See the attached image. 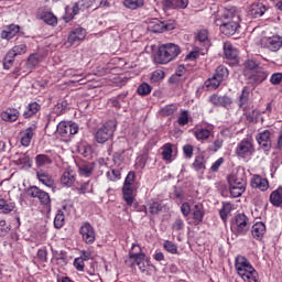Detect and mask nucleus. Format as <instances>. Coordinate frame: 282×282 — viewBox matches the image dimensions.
Here are the masks:
<instances>
[{
    "label": "nucleus",
    "mask_w": 282,
    "mask_h": 282,
    "mask_svg": "<svg viewBox=\"0 0 282 282\" xmlns=\"http://www.w3.org/2000/svg\"><path fill=\"white\" fill-rule=\"evenodd\" d=\"M69 127H70V123H68L66 121H61L57 124V133L61 134L62 138L69 135Z\"/></svg>",
    "instance_id": "nucleus-41"
},
{
    "label": "nucleus",
    "mask_w": 282,
    "mask_h": 282,
    "mask_svg": "<svg viewBox=\"0 0 282 282\" xmlns=\"http://www.w3.org/2000/svg\"><path fill=\"white\" fill-rule=\"evenodd\" d=\"M164 76H165L164 70L156 69L152 73L150 80L151 83H160V80H163Z\"/></svg>",
    "instance_id": "nucleus-54"
},
{
    "label": "nucleus",
    "mask_w": 282,
    "mask_h": 282,
    "mask_svg": "<svg viewBox=\"0 0 282 282\" xmlns=\"http://www.w3.org/2000/svg\"><path fill=\"white\" fill-rule=\"evenodd\" d=\"M18 166H28L30 164V156L28 154H21L18 160H15Z\"/></svg>",
    "instance_id": "nucleus-59"
},
{
    "label": "nucleus",
    "mask_w": 282,
    "mask_h": 282,
    "mask_svg": "<svg viewBox=\"0 0 282 282\" xmlns=\"http://www.w3.org/2000/svg\"><path fill=\"white\" fill-rule=\"evenodd\" d=\"M86 36H87V31H85V29L83 28L74 29L68 34L67 43H69V45H76V43H79V41L85 40Z\"/></svg>",
    "instance_id": "nucleus-13"
},
{
    "label": "nucleus",
    "mask_w": 282,
    "mask_h": 282,
    "mask_svg": "<svg viewBox=\"0 0 282 282\" xmlns=\"http://www.w3.org/2000/svg\"><path fill=\"white\" fill-rule=\"evenodd\" d=\"M39 63V56H36V54H32L29 56L26 65L28 67L32 68V67H36Z\"/></svg>",
    "instance_id": "nucleus-62"
},
{
    "label": "nucleus",
    "mask_w": 282,
    "mask_h": 282,
    "mask_svg": "<svg viewBox=\"0 0 282 282\" xmlns=\"http://www.w3.org/2000/svg\"><path fill=\"white\" fill-rule=\"evenodd\" d=\"M251 187L259 188V191H268L270 188V182L268 178H263L260 175H253L251 178Z\"/></svg>",
    "instance_id": "nucleus-23"
},
{
    "label": "nucleus",
    "mask_w": 282,
    "mask_h": 282,
    "mask_svg": "<svg viewBox=\"0 0 282 282\" xmlns=\"http://www.w3.org/2000/svg\"><path fill=\"white\" fill-rule=\"evenodd\" d=\"M42 20H43L44 23H46L47 25H57V23H58V19H57L56 15H54V13H52V12L44 13V14L42 15Z\"/></svg>",
    "instance_id": "nucleus-42"
},
{
    "label": "nucleus",
    "mask_w": 282,
    "mask_h": 282,
    "mask_svg": "<svg viewBox=\"0 0 282 282\" xmlns=\"http://www.w3.org/2000/svg\"><path fill=\"white\" fill-rule=\"evenodd\" d=\"M14 208H15L14 203L0 198V210H2L4 215L12 213Z\"/></svg>",
    "instance_id": "nucleus-36"
},
{
    "label": "nucleus",
    "mask_w": 282,
    "mask_h": 282,
    "mask_svg": "<svg viewBox=\"0 0 282 282\" xmlns=\"http://www.w3.org/2000/svg\"><path fill=\"white\" fill-rule=\"evenodd\" d=\"M265 224H263L262 221H258L251 227V235L257 241H261V239H263V237L265 236Z\"/></svg>",
    "instance_id": "nucleus-22"
},
{
    "label": "nucleus",
    "mask_w": 282,
    "mask_h": 282,
    "mask_svg": "<svg viewBox=\"0 0 282 282\" xmlns=\"http://www.w3.org/2000/svg\"><path fill=\"white\" fill-rule=\"evenodd\" d=\"M129 259H131L135 263V265H140L144 261V259H147V254L130 252Z\"/></svg>",
    "instance_id": "nucleus-50"
},
{
    "label": "nucleus",
    "mask_w": 282,
    "mask_h": 282,
    "mask_svg": "<svg viewBox=\"0 0 282 282\" xmlns=\"http://www.w3.org/2000/svg\"><path fill=\"white\" fill-rule=\"evenodd\" d=\"M193 169L204 173V170L206 169V158H204V155H197L194 160Z\"/></svg>",
    "instance_id": "nucleus-34"
},
{
    "label": "nucleus",
    "mask_w": 282,
    "mask_h": 282,
    "mask_svg": "<svg viewBox=\"0 0 282 282\" xmlns=\"http://www.w3.org/2000/svg\"><path fill=\"white\" fill-rule=\"evenodd\" d=\"M94 173V164H86L79 167V175H84L85 177H89Z\"/></svg>",
    "instance_id": "nucleus-55"
},
{
    "label": "nucleus",
    "mask_w": 282,
    "mask_h": 282,
    "mask_svg": "<svg viewBox=\"0 0 282 282\" xmlns=\"http://www.w3.org/2000/svg\"><path fill=\"white\" fill-rule=\"evenodd\" d=\"M223 82H220L215 75H213V77L208 78L205 82V87H207V89H217L219 87V85H221Z\"/></svg>",
    "instance_id": "nucleus-44"
},
{
    "label": "nucleus",
    "mask_w": 282,
    "mask_h": 282,
    "mask_svg": "<svg viewBox=\"0 0 282 282\" xmlns=\"http://www.w3.org/2000/svg\"><path fill=\"white\" fill-rule=\"evenodd\" d=\"M173 143H165L162 149V159L165 160V162H171L173 158Z\"/></svg>",
    "instance_id": "nucleus-32"
},
{
    "label": "nucleus",
    "mask_w": 282,
    "mask_h": 282,
    "mask_svg": "<svg viewBox=\"0 0 282 282\" xmlns=\"http://www.w3.org/2000/svg\"><path fill=\"white\" fill-rule=\"evenodd\" d=\"M116 121L110 120L102 124L99 129H97L95 133V140L98 144H105V142H109L111 138H113V133H116Z\"/></svg>",
    "instance_id": "nucleus-5"
},
{
    "label": "nucleus",
    "mask_w": 282,
    "mask_h": 282,
    "mask_svg": "<svg viewBox=\"0 0 282 282\" xmlns=\"http://www.w3.org/2000/svg\"><path fill=\"white\" fill-rule=\"evenodd\" d=\"M79 235L85 243L91 246L96 241V229L89 223H83L79 228Z\"/></svg>",
    "instance_id": "nucleus-7"
},
{
    "label": "nucleus",
    "mask_w": 282,
    "mask_h": 282,
    "mask_svg": "<svg viewBox=\"0 0 282 282\" xmlns=\"http://www.w3.org/2000/svg\"><path fill=\"white\" fill-rule=\"evenodd\" d=\"M196 41H199V43H208V30L204 29L198 31Z\"/></svg>",
    "instance_id": "nucleus-56"
},
{
    "label": "nucleus",
    "mask_w": 282,
    "mask_h": 282,
    "mask_svg": "<svg viewBox=\"0 0 282 282\" xmlns=\"http://www.w3.org/2000/svg\"><path fill=\"white\" fill-rule=\"evenodd\" d=\"M257 142L262 149H271L272 139H271V133L269 132V130L259 132L257 135Z\"/></svg>",
    "instance_id": "nucleus-20"
},
{
    "label": "nucleus",
    "mask_w": 282,
    "mask_h": 282,
    "mask_svg": "<svg viewBox=\"0 0 282 282\" xmlns=\"http://www.w3.org/2000/svg\"><path fill=\"white\" fill-rule=\"evenodd\" d=\"M163 248L166 250V252H170V254H177V245L171 240H166Z\"/></svg>",
    "instance_id": "nucleus-52"
},
{
    "label": "nucleus",
    "mask_w": 282,
    "mask_h": 282,
    "mask_svg": "<svg viewBox=\"0 0 282 282\" xmlns=\"http://www.w3.org/2000/svg\"><path fill=\"white\" fill-rule=\"evenodd\" d=\"M15 58H17V55H13L10 51H8V53L6 54L2 61L4 69H11L14 65Z\"/></svg>",
    "instance_id": "nucleus-37"
},
{
    "label": "nucleus",
    "mask_w": 282,
    "mask_h": 282,
    "mask_svg": "<svg viewBox=\"0 0 282 282\" xmlns=\"http://www.w3.org/2000/svg\"><path fill=\"white\" fill-rule=\"evenodd\" d=\"M37 259L42 261V263L47 262V248H42L37 250Z\"/></svg>",
    "instance_id": "nucleus-61"
},
{
    "label": "nucleus",
    "mask_w": 282,
    "mask_h": 282,
    "mask_svg": "<svg viewBox=\"0 0 282 282\" xmlns=\"http://www.w3.org/2000/svg\"><path fill=\"white\" fill-rule=\"evenodd\" d=\"M107 177L110 180V182H117V180H120V171L119 170H110L107 172Z\"/></svg>",
    "instance_id": "nucleus-58"
},
{
    "label": "nucleus",
    "mask_w": 282,
    "mask_h": 282,
    "mask_svg": "<svg viewBox=\"0 0 282 282\" xmlns=\"http://www.w3.org/2000/svg\"><path fill=\"white\" fill-rule=\"evenodd\" d=\"M228 183H229V192L231 197L234 198L241 197V195L246 193V186H248V182L246 180L245 172H242L240 176L239 174H237L236 176H230L228 178Z\"/></svg>",
    "instance_id": "nucleus-3"
},
{
    "label": "nucleus",
    "mask_w": 282,
    "mask_h": 282,
    "mask_svg": "<svg viewBox=\"0 0 282 282\" xmlns=\"http://www.w3.org/2000/svg\"><path fill=\"white\" fill-rule=\"evenodd\" d=\"M36 177L39 182L44 184V186H47L48 188H52V186H54V180L52 178V176H50V174L45 172H36Z\"/></svg>",
    "instance_id": "nucleus-31"
},
{
    "label": "nucleus",
    "mask_w": 282,
    "mask_h": 282,
    "mask_svg": "<svg viewBox=\"0 0 282 282\" xmlns=\"http://www.w3.org/2000/svg\"><path fill=\"white\" fill-rule=\"evenodd\" d=\"M209 102L215 105V107H225L228 108L232 105V98L228 96H219V95H212L209 97Z\"/></svg>",
    "instance_id": "nucleus-18"
},
{
    "label": "nucleus",
    "mask_w": 282,
    "mask_h": 282,
    "mask_svg": "<svg viewBox=\"0 0 282 282\" xmlns=\"http://www.w3.org/2000/svg\"><path fill=\"white\" fill-rule=\"evenodd\" d=\"M177 111V105L171 104L166 105L165 107L161 108L162 116H173Z\"/></svg>",
    "instance_id": "nucleus-49"
},
{
    "label": "nucleus",
    "mask_w": 282,
    "mask_h": 282,
    "mask_svg": "<svg viewBox=\"0 0 282 282\" xmlns=\"http://www.w3.org/2000/svg\"><path fill=\"white\" fill-rule=\"evenodd\" d=\"M248 80L250 83V85H261V83H263V80H265V78H268V72L258 68L257 70H254L253 73H250L249 75H247Z\"/></svg>",
    "instance_id": "nucleus-15"
},
{
    "label": "nucleus",
    "mask_w": 282,
    "mask_h": 282,
    "mask_svg": "<svg viewBox=\"0 0 282 282\" xmlns=\"http://www.w3.org/2000/svg\"><path fill=\"white\" fill-rule=\"evenodd\" d=\"M78 12H80V8L78 7V3H74L72 8V13H66L63 17V20L65 21V23H69V21H73L74 17H76Z\"/></svg>",
    "instance_id": "nucleus-45"
},
{
    "label": "nucleus",
    "mask_w": 282,
    "mask_h": 282,
    "mask_svg": "<svg viewBox=\"0 0 282 282\" xmlns=\"http://www.w3.org/2000/svg\"><path fill=\"white\" fill-rule=\"evenodd\" d=\"M224 52L226 58H228L229 61H237L239 52L237 51V48H235V46H232V44H230V42L224 43Z\"/></svg>",
    "instance_id": "nucleus-28"
},
{
    "label": "nucleus",
    "mask_w": 282,
    "mask_h": 282,
    "mask_svg": "<svg viewBox=\"0 0 282 282\" xmlns=\"http://www.w3.org/2000/svg\"><path fill=\"white\" fill-rule=\"evenodd\" d=\"M122 195L127 206H133V203L135 202V196H133V193L122 192Z\"/></svg>",
    "instance_id": "nucleus-57"
},
{
    "label": "nucleus",
    "mask_w": 282,
    "mask_h": 282,
    "mask_svg": "<svg viewBox=\"0 0 282 282\" xmlns=\"http://www.w3.org/2000/svg\"><path fill=\"white\" fill-rule=\"evenodd\" d=\"M0 116L1 120H3L4 122H17L21 113L17 108H7L4 111L1 112Z\"/></svg>",
    "instance_id": "nucleus-21"
},
{
    "label": "nucleus",
    "mask_w": 282,
    "mask_h": 282,
    "mask_svg": "<svg viewBox=\"0 0 282 282\" xmlns=\"http://www.w3.org/2000/svg\"><path fill=\"white\" fill-rule=\"evenodd\" d=\"M172 230H184V220L182 218H176L172 225Z\"/></svg>",
    "instance_id": "nucleus-63"
},
{
    "label": "nucleus",
    "mask_w": 282,
    "mask_h": 282,
    "mask_svg": "<svg viewBox=\"0 0 282 282\" xmlns=\"http://www.w3.org/2000/svg\"><path fill=\"white\" fill-rule=\"evenodd\" d=\"M221 147H224V139L217 137L216 140L212 143V145H209L208 149L213 153H217V151H219V149H221Z\"/></svg>",
    "instance_id": "nucleus-51"
},
{
    "label": "nucleus",
    "mask_w": 282,
    "mask_h": 282,
    "mask_svg": "<svg viewBox=\"0 0 282 282\" xmlns=\"http://www.w3.org/2000/svg\"><path fill=\"white\" fill-rule=\"evenodd\" d=\"M55 228H63L65 226V214L63 210H58L54 219Z\"/></svg>",
    "instance_id": "nucleus-48"
},
{
    "label": "nucleus",
    "mask_w": 282,
    "mask_h": 282,
    "mask_svg": "<svg viewBox=\"0 0 282 282\" xmlns=\"http://www.w3.org/2000/svg\"><path fill=\"white\" fill-rule=\"evenodd\" d=\"M237 18H235L231 24H219V21H215V25H218L220 28V32L225 36H234V34H237V30L241 28L240 24H237Z\"/></svg>",
    "instance_id": "nucleus-12"
},
{
    "label": "nucleus",
    "mask_w": 282,
    "mask_h": 282,
    "mask_svg": "<svg viewBox=\"0 0 282 282\" xmlns=\"http://www.w3.org/2000/svg\"><path fill=\"white\" fill-rule=\"evenodd\" d=\"M230 213H232V204L223 203V208L219 210V216L223 221H226V219H228V215H230Z\"/></svg>",
    "instance_id": "nucleus-38"
},
{
    "label": "nucleus",
    "mask_w": 282,
    "mask_h": 282,
    "mask_svg": "<svg viewBox=\"0 0 282 282\" xmlns=\"http://www.w3.org/2000/svg\"><path fill=\"white\" fill-rule=\"evenodd\" d=\"M249 100H250V88H248V86H245L241 90V94L238 97V107L240 109H243V111H246V105H248Z\"/></svg>",
    "instance_id": "nucleus-27"
},
{
    "label": "nucleus",
    "mask_w": 282,
    "mask_h": 282,
    "mask_svg": "<svg viewBox=\"0 0 282 282\" xmlns=\"http://www.w3.org/2000/svg\"><path fill=\"white\" fill-rule=\"evenodd\" d=\"M250 230V218L246 214H238L231 220V231L237 237L248 235Z\"/></svg>",
    "instance_id": "nucleus-4"
},
{
    "label": "nucleus",
    "mask_w": 282,
    "mask_h": 282,
    "mask_svg": "<svg viewBox=\"0 0 282 282\" xmlns=\"http://www.w3.org/2000/svg\"><path fill=\"white\" fill-rule=\"evenodd\" d=\"M182 53V48L174 43H166L159 46L158 53L154 57V62L159 65H166L171 61H175Z\"/></svg>",
    "instance_id": "nucleus-2"
},
{
    "label": "nucleus",
    "mask_w": 282,
    "mask_h": 282,
    "mask_svg": "<svg viewBox=\"0 0 282 282\" xmlns=\"http://www.w3.org/2000/svg\"><path fill=\"white\" fill-rule=\"evenodd\" d=\"M123 6L129 10H138V8H142V6H144V0H124Z\"/></svg>",
    "instance_id": "nucleus-39"
},
{
    "label": "nucleus",
    "mask_w": 282,
    "mask_h": 282,
    "mask_svg": "<svg viewBox=\"0 0 282 282\" xmlns=\"http://www.w3.org/2000/svg\"><path fill=\"white\" fill-rule=\"evenodd\" d=\"M73 265L78 272H83L85 270V260L83 258H76Z\"/></svg>",
    "instance_id": "nucleus-60"
},
{
    "label": "nucleus",
    "mask_w": 282,
    "mask_h": 282,
    "mask_svg": "<svg viewBox=\"0 0 282 282\" xmlns=\"http://www.w3.org/2000/svg\"><path fill=\"white\" fill-rule=\"evenodd\" d=\"M265 12H268V7L265 4H263V2H253L249 7V14L253 19H259V18L263 17L265 14Z\"/></svg>",
    "instance_id": "nucleus-16"
},
{
    "label": "nucleus",
    "mask_w": 282,
    "mask_h": 282,
    "mask_svg": "<svg viewBox=\"0 0 282 282\" xmlns=\"http://www.w3.org/2000/svg\"><path fill=\"white\" fill-rule=\"evenodd\" d=\"M163 206L158 200H152L149 204V213L150 215H158V213H162Z\"/></svg>",
    "instance_id": "nucleus-46"
},
{
    "label": "nucleus",
    "mask_w": 282,
    "mask_h": 282,
    "mask_svg": "<svg viewBox=\"0 0 282 282\" xmlns=\"http://www.w3.org/2000/svg\"><path fill=\"white\" fill-rule=\"evenodd\" d=\"M26 195L29 197H32L33 199H39L42 206H46V208H52V198H50V194L43 189H40L39 186H30L26 189Z\"/></svg>",
    "instance_id": "nucleus-6"
},
{
    "label": "nucleus",
    "mask_w": 282,
    "mask_h": 282,
    "mask_svg": "<svg viewBox=\"0 0 282 282\" xmlns=\"http://www.w3.org/2000/svg\"><path fill=\"white\" fill-rule=\"evenodd\" d=\"M165 8H171L172 10H184L188 8V0H165Z\"/></svg>",
    "instance_id": "nucleus-29"
},
{
    "label": "nucleus",
    "mask_w": 282,
    "mask_h": 282,
    "mask_svg": "<svg viewBox=\"0 0 282 282\" xmlns=\"http://www.w3.org/2000/svg\"><path fill=\"white\" fill-rule=\"evenodd\" d=\"M61 184L67 188L76 184V172L72 169H66L61 177Z\"/></svg>",
    "instance_id": "nucleus-17"
},
{
    "label": "nucleus",
    "mask_w": 282,
    "mask_h": 282,
    "mask_svg": "<svg viewBox=\"0 0 282 282\" xmlns=\"http://www.w3.org/2000/svg\"><path fill=\"white\" fill-rule=\"evenodd\" d=\"M189 118L191 116L188 115V110H181V115L177 119V124H180V127H186V124H188Z\"/></svg>",
    "instance_id": "nucleus-47"
},
{
    "label": "nucleus",
    "mask_w": 282,
    "mask_h": 282,
    "mask_svg": "<svg viewBox=\"0 0 282 282\" xmlns=\"http://www.w3.org/2000/svg\"><path fill=\"white\" fill-rule=\"evenodd\" d=\"M252 153H254L252 139H243L238 143L236 148V155H238V158H246V155H252Z\"/></svg>",
    "instance_id": "nucleus-9"
},
{
    "label": "nucleus",
    "mask_w": 282,
    "mask_h": 282,
    "mask_svg": "<svg viewBox=\"0 0 282 282\" xmlns=\"http://www.w3.org/2000/svg\"><path fill=\"white\" fill-rule=\"evenodd\" d=\"M34 131H36V124H31L25 130L20 131V142L22 147L31 144L32 139L34 138Z\"/></svg>",
    "instance_id": "nucleus-14"
},
{
    "label": "nucleus",
    "mask_w": 282,
    "mask_h": 282,
    "mask_svg": "<svg viewBox=\"0 0 282 282\" xmlns=\"http://www.w3.org/2000/svg\"><path fill=\"white\" fill-rule=\"evenodd\" d=\"M40 110H41V105L34 101L32 104H29V106L26 107V111L23 112V117L32 118V116H35V113H39Z\"/></svg>",
    "instance_id": "nucleus-33"
},
{
    "label": "nucleus",
    "mask_w": 282,
    "mask_h": 282,
    "mask_svg": "<svg viewBox=\"0 0 282 282\" xmlns=\"http://www.w3.org/2000/svg\"><path fill=\"white\" fill-rule=\"evenodd\" d=\"M271 85H279L282 83V73H274L270 77Z\"/></svg>",
    "instance_id": "nucleus-64"
},
{
    "label": "nucleus",
    "mask_w": 282,
    "mask_h": 282,
    "mask_svg": "<svg viewBox=\"0 0 282 282\" xmlns=\"http://www.w3.org/2000/svg\"><path fill=\"white\" fill-rule=\"evenodd\" d=\"M205 215H206V212L204 210V204L197 203L196 205H194L192 210V216L195 224H202V221H204Z\"/></svg>",
    "instance_id": "nucleus-25"
},
{
    "label": "nucleus",
    "mask_w": 282,
    "mask_h": 282,
    "mask_svg": "<svg viewBox=\"0 0 282 282\" xmlns=\"http://www.w3.org/2000/svg\"><path fill=\"white\" fill-rule=\"evenodd\" d=\"M235 268L238 276L241 278L242 281L259 282V273L246 257L237 256L235 260Z\"/></svg>",
    "instance_id": "nucleus-1"
},
{
    "label": "nucleus",
    "mask_w": 282,
    "mask_h": 282,
    "mask_svg": "<svg viewBox=\"0 0 282 282\" xmlns=\"http://www.w3.org/2000/svg\"><path fill=\"white\" fill-rule=\"evenodd\" d=\"M137 93L139 96H149V94H151V86L148 83H142L138 87Z\"/></svg>",
    "instance_id": "nucleus-53"
},
{
    "label": "nucleus",
    "mask_w": 282,
    "mask_h": 282,
    "mask_svg": "<svg viewBox=\"0 0 282 282\" xmlns=\"http://www.w3.org/2000/svg\"><path fill=\"white\" fill-rule=\"evenodd\" d=\"M264 47L270 50L271 52H279L282 47V36L281 35H273L271 37H264L262 40Z\"/></svg>",
    "instance_id": "nucleus-11"
},
{
    "label": "nucleus",
    "mask_w": 282,
    "mask_h": 282,
    "mask_svg": "<svg viewBox=\"0 0 282 282\" xmlns=\"http://www.w3.org/2000/svg\"><path fill=\"white\" fill-rule=\"evenodd\" d=\"M260 68L261 67H259V64L254 59H248L245 63V76H248Z\"/></svg>",
    "instance_id": "nucleus-35"
},
{
    "label": "nucleus",
    "mask_w": 282,
    "mask_h": 282,
    "mask_svg": "<svg viewBox=\"0 0 282 282\" xmlns=\"http://www.w3.org/2000/svg\"><path fill=\"white\" fill-rule=\"evenodd\" d=\"M213 135V129L212 128H204V127H196L194 129V137L199 142H204L208 140Z\"/></svg>",
    "instance_id": "nucleus-24"
},
{
    "label": "nucleus",
    "mask_w": 282,
    "mask_h": 282,
    "mask_svg": "<svg viewBox=\"0 0 282 282\" xmlns=\"http://www.w3.org/2000/svg\"><path fill=\"white\" fill-rule=\"evenodd\" d=\"M270 204L275 208H282V187L274 189L269 197Z\"/></svg>",
    "instance_id": "nucleus-26"
},
{
    "label": "nucleus",
    "mask_w": 282,
    "mask_h": 282,
    "mask_svg": "<svg viewBox=\"0 0 282 282\" xmlns=\"http://www.w3.org/2000/svg\"><path fill=\"white\" fill-rule=\"evenodd\" d=\"M214 76H216L220 82L224 83V80L228 78V68L224 65L218 66Z\"/></svg>",
    "instance_id": "nucleus-40"
},
{
    "label": "nucleus",
    "mask_w": 282,
    "mask_h": 282,
    "mask_svg": "<svg viewBox=\"0 0 282 282\" xmlns=\"http://www.w3.org/2000/svg\"><path fill=\"white\" fill-rule=\"evenodd\" d=\"M50 164H52V158H50L48 155L37 154L35 156V166H37V169L50 166Z\"/></svg>",
    "instance_id": "nucleus-30"
},
{
    "label": "nucleus",
    "mask_w": 282,
    "mask_h": 282,
    "mask_svg": "<svg viewBox=\"0 0 282 282\" xmlns=\"http://www.w3.org/2000/svg\"><path fill=\"white\" fill-rule=\"evenodd\" d=\"M149 29L154 34H160L162 32H169L171 30H175V22H162L160 20H154L150 23Z\"/></svg>",
    "instance_id": "nucleus-10"
},
{
    "label": "nucleus",
    "mask_w": 282,
    "mask_h": 282,
    "mask_svg": "<svg viewBox=\"0 0 282 282\" xmlns=\"http://www.w3.org/2000/svg\"><path fill=\"white\" fill-rule=\"evenodd\" d=\"M19 32H21V26L19 24H10L4 28L0 36L6 41H11V39H14Z\"/></svg>",
    "instance_id": "nucleus-19"
},
{
    "label": "nucleus",
    "mask_w": 282,
    "mask_h": 282,
    "mask_svg": "<svg viewBox=\"0 0 282 282\" xmlns=\"http://www.w3.org/2000/svg\"><path fill=\"white\" fill-rule=\"evenodd\" d=\"M9 51L13 56H22V54H25L28 52V45L26 44L15 45Z\"/></svg>",
    "instance_id": "nucleus-43"
},
{
    "label": "nucleus",
    "mask_w": 282,
    "mask_h": 282,
    "mask_svg": "<svg viewBox=\"0 0 282 282\" xmlns=\"http://www.w3.org/2000/svg\"><path fill=\"white\" fill-rule=\"evenodd\" d=\"M235 18L237 19V25H239V23H241L239 11H237V8L230 7L229 9H225L221 19L216 21H218L219 24H232Z\"/></svg>",
    "instance_id": "nucleus-8"
}]
</instances>
